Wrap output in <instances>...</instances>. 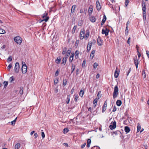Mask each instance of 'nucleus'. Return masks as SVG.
Returning a JSON list of instances; mask_svg holds the SVG:
<instances>
[{
	"label": "nucleus",
	"mask_w": 149,
	"mask_h": 149,
	"mask_svg": "<svg viewBox=\"0 0 149 149\" xmlns=\"http://www.w3.org/2000/svg\"><path fill=\"white\" fill-rule=\"evenodd\" d=\"M118 88L117 85L115 86L113 93V98L115 99L118 97Z\"/></svg>",
	"instance_id": "nucleus-1"
},
{
	"label": "nucleus",
	"mask_w": 149,
	"mask_h": 149,
	"mask_svg": "<svg viewBox=\"0 0 149 149\" xmlns=\"http://www.w3.org/2000/svg\"><path fill=\"white\" fill-rule=\"evenodd\" d=\"M142 8L143 11V19H144V17L146 18V3L144 1H142Z\"/></svg>",
	"instance_id": "nucleus-2"
},
{
	"label": "nucleus",
	"mask_w": 149,
	"mask_h": 149,
	"mask_svg": "<svg viewBox=\"0 0 149 149\" xmlns=\"http://www.w3.org/2000/svg\"><path fill=\"white\" fill-rule=\"evenodd\" d=\"M48 15V13H45L42 16V18L44 19L42 20H39V22L41 23V22L45 21V22H47L48 21L49 19V17H47Z\"/></svg>",
	"instance_id": "nucleus-3"
},
{
	"label": "nucleus",
	"mask_w": 149,
	"mask_h": 149,
	"mask_svg": "<svg viewBox=\"0 0 149 149\" xmlns=\"http://www.w3.org/2000/svg\"><path fill=\"white\" fill-rule=\"evenodd\" d=\"M14 40L17 44L20 45L22 42V38L19 36H16L14 38Z\"/></svg>",
	"instance_id": "nucleus-4"
},
{
	"label": "nucleus",
	"mask_w": 149,
	"mask_h": 149,
	"mask_svg": "<svg viewBox=\"0 0 149 149\" xmlns=\"http://www.w3.org/2000/svg\"><path fill=\"white\" fill-rule=\"evenodd\" d=\"M19 63L18 62L16 63L14 67V71L15 72L17 73L19 71Z\"/></svg>",
	"instance_id": "nucleus-5"
},
{
	"label": "nucleus",
	"mask_w": 149,
	"mask_h": 149,
	"mask_svg": "<svg viewBox=\"0 0 149 149\" xmlns=\"http://www.w3.org/2000/svg\"><path fill=\"white\" fill-rule=\"evenodd\" d=\"M85 31L84 30L83 31H81L80 32L79 35L80 38L81 40L83 39L84 38V35L85 34Z\"/></svg>",
	"instance_id": "nucleus-6"
},
{
	"label": "nucleus",
	"mask_w": 149,
	"mask_h": 149,
	"mask_svg": "<svg viewBox=\"0 0 149 149\" xmlns=\"http://www.w3.org/2000/svg\"><path fill=\"white\" fill-rule=\"evenodd\" d=\"M111 124L109 126V128L111 130H113L116 127V122L115 121H114L112 123H111Z\"/></svg>",
	"instance_id": "nucleus-7"
},
{
	"label": "nucleus",
	"mask_w": 149,
	"mask_h": 149,
	"mask_svg": "<svg viewBox=\"0 0 149 149\" xmlns=\"http://www.w3.org/2000/svg\"><path fill=\"white\" fill-rule=\"evenodd\" d=\"M22 72L23 74H25L27 72V66L26 65H22Z\"/></svg>",
	"instance_id": "nucleus-8"
},
{
	"label": "nucleus",
	"mask_w": 149,
	"mask_h": 149,
	"mask_svg": "<svg viewBox=\"0 0 149 149\" xmlns=\"http://www.w3.org/2000/svg\"><path fill=\"white\" fill-rule=\"evenodd\" d=\"M103 40L100 36H99L97 39V44L99 46H101L102 45Z\"/></svg>",
	"instance_id": "nucleus-9"
},
{
	"label": "nucleus",
	"mask_w": 149,
	"mask_h": 149,
	"mask_svg": "<svg viewBox=\"0 0 149 149\" xmlns=\"http://www.w3.org/2000/svg\"><path fill=\"white\" fill-rule=\"evenodd\" d=\"M134 63L136 66V69H137L138 67L139 62L138 60L137 59V57L136 56L135 57H134Z\"/></svg>",
	"instance_id": "nucleus-10"
},
{
	"label": "nucleus",
	"mask_w": 149,
	"mask_h": 149,
	"mask_svg": "<svg viewBox=\"0 0 149 149\" xmlns=\"http://www.w3.org/2000/svg\"><path fill=\"white\" fill-rule=\"evenodd\" d=\"M96 8L98 11L100 10L101 8V7L100 3L98 1H97L96 3Z\"/></svg>",
	"instance_id": "nucleus-11"
},
{
	"label": "nucleus",
	"mask_w": 149,
	"mask_h": 149,
	"mask_svg": "<svg viewBox=\"0 0 149 149\" xmlns=\"http://www.w3.org/2000/svg\"><path fill=\"white\" fill-rule=\"evenodd\" d=\"M92 42H89L87 47V51L89 52L91 49L92 46Z\"/></svg>",
	"instance_id": "nucleus-12"
},
{
	"label": "nucleus",
	"mask_w": 149,
	"mask_h": 149,
	"mask_svg": "<svg viewBox=\"0 0 149 149\" xmlns=\"http://www.w3.org/2000/svg\"><path fill=\"white\" fill-rule=\"evenodd\" d=\"M102 34H105V36H107L108 35L109 30L106 29V30L103 29L102 30Z\"/></svg>",
	"instance_id": "nucleus-13"
},
{
	"label": "nucleus",
	"mask_w": 149,
	"mask_h": 149,
	"mask_svg": "<svg viewBox=\"0 0 149 149\" xmlns=\"http://www.w3.org/2000/svg\"><path fill=\"white\" fill-rule=\"evenodd\" d=\"M107 19V17H106V15H104L103 17V18L102 20V22L101 23V25H103L104 24V22L106 21Z\"/></svg>",
	"instance_id": "nucleus-14"
},
{
	"label": "nucleus",
	"mask_w": 149,
	"mask_h": 149,
	"mask_svg": "<svg viewBox=\"0 0 149 149\" xmlns=\"http://www.w3.org/2000/svg\"><path fill=\"white\" fill-rule=\"evenodd\" d=\"M90 21L93 22H94L96 21V19L94 16H91L90 17Z\"/></svg>",
	"instance_id": "nucleus-15"
},
{
	"label": "nucleus",
	"mask_w": 149,
	"mask_h": 149,
	"mask_svg": "<svg viewBox=\"0 0 149 149\" xmlns=\"http://www.w3.org/2000/svg\"><path fill=\"white\" fill-rule=\"evenodd\" d=\"M74 54H72L70 56V58H69V62L70 63H72L73 59V57L74 56Z\"/></svg>",
	"instance_id": "nucleus-16"
},
{
	"label": "nucleus",
	"mask_w": 149,
	"mask_h": 149,
	"mask_svg": "<svg viewBox=\"0 0 149 149\" xmlns=\"http://www.w3.org/2000/svg\"><path fill=\"white\" fill-rule=\"evenodd\" d=\"M125 131L126 133H129L130 131V129L128 126H125Z\"/></svg>",
	"instance_id": "nucleus-17"
},
{
	"label": "nucleus",
	"mask_w": 149,
	"mask_h": 149,
	"mask_svg": "<svg viewBox=\"0 0 149 149\" xmlns=\"http://www.w3.org/2000/svg\"><path fill=\"white\" fill-rule=\"evenodd\" d=\"M89 34V32L88 30H86V33H85L84 35V38H87L88 37Z\"/></svg>",
	"instance_id": "nucleus-18"
},
{
	"label": "nucleus",
	"mask_w": 149,
	"mask_h": 149,
	"mask_svg": "<svg viewBox=\"0 0 149 149\" xmlns=\"http://www.w3.org/2000/svg\"><path fill=\"white\" fill-rule=\"evenodd\" d=\"M95 52V51L94 50H92L91 53L90 58L91 59H93L94 56V54Z\"/></svg>",
	"instance_id": "nucleus-19"
},
{
	"label": "nucleus",
	"mask_w": 149,
	"mask_h": 149,
	"mask_svg": "<svg viewBox=\"0 0 149 149\" xmlns=\"http://www.w3.org/2000/svg\"><path fill=\"white\" fill-rule=\"evenodd\" d=\"M76 7V5H74L72 6L71 9V13H73L74 12L75 9Z\"/></svg>",
	"instance_id": "nucleus-20"
},
{
	"label": "nucleus",
	"mask_w": 149,
	"mask_h": 149,
	"mask_svg": "<svg viewBox=\"0 0 149 149\" xmlns=\"http://www.w3.org/2000/svg\"><path fill=\"white\" fill-rule=\"evenodd\" d=\"M117 105L118 106H120L122 104V102L120 100H118L116 102Z\"/></svg>",
	"instance_id": "nucleus-21"
},
{
	"label": "nucleus",
	"mask_w": 149,
	"mask_h": 149,
	"mask_svg": "<svg viewBox=\"0 0 149 149\" xmlns=\"http://www.w3.org/2000/svg\"><path fill=\"white\" fill-rule=\"evenodd\" d=\"M20 147V144L19 143H18L16 144L15 147V149H19Z\"/></svg>",
	"instance_id": "nucleus-22"
},
{
	"label": "nucleus",
	"mask_w": 149,
	"mask_h": 149,
	"mask_svg": "<svg viewBox=\"0 0 149 149\" xmlns=\"http://www.w3.org/2000/svg\"><path fill=\"white\" fill-rule=\"evenodd\" d=\"M79 51L77 50L75 53V58L76 59H77L78 58Z\"/></svg>",
	"instance_id": "nucleus-23"
},
{
	"label": "nucleus",
	"mask_w": 149,
	"mask_h": 149,
	"mask_svg": "<svg viewBox=\"0 0 149 149\" xmlns=\"http://www.w3.org/2000/svg\"><path fill=\"white\" fill-rule=\"evenodd\" d=\"M119 74V73L116 70H115L114 72V77L116 78L118 77Z\"/></svg>",
	"instance_id": "nucleus-24"
},
{
	"label": "nucleus",
	"mask_w": 149,
	"mask_h": 149,
	"mask_svg": "<svg viewBox=\"0 0 149 149\" xmlns=\"http://www.w3.org/2000/svg\"><path fill=\"white\" fill-rule=\"evenodd\" d=\"M67 59L66 58L64 57L62 61V64H64V65H65L67 61Z\"/></svg>",
	"instance_id": "nucleus-25"
},
{
	"label": "nucleus",
	"mask_w": 149,
	"mask_h": 149,
	"mask_svg": "<svg viewBox=\"0 0 149 149\" xmlns=\"http://www.w3.org/2000/svg\"><path fill=\"white\" fill-rule=\"evenodd\" d=\"M75 65H74L73 64L72 65V66L71 68V73H72V72H74L75 69Z\"/></svg>",
	"instance_id": "nucleus-26"
},
{
	"label": "nucleus",
	"mask_w": 149,
	"mask_h": 149,
	"mask_svg": "<svg viewBox=\"0 0 149 149\" xmlns=\"http://www.w3.org/2000/svg\"><path fill=\"white\" fill-rule=\"evenodd\" d=\"M141 129V126L140 124L138 123L137 127V131L138 132L140 131Z\"/></svg>",
	"instance_id": "nucleus-27"
},
{
	"label": "nucleus",
	"mask_w": 149,
	"mask_h": 149,
	"mask_svg": "<svg viewBox=\"0 0 149 149\" xmlns=\"http://www.w3.org/2000/svg\"><path fill=\"white\" fill-rule=\"evenodd\" d=\"M69 129L67 128H64L63 130V132L64 134H65L67 133Z\"/></svg>",
	"instance_id": "nucleus-28"
},
{
	"label": "nucleus",
	"mask_w": 149,
	"mask_h": 149,
	"mask_svg": "<svg viewBox=\"0 0 149 149\" xmlns=\"http://www.w3.org/2000/svg\"><path fill=\"white\" fill-rule=\"evenodd\" d=\"M93 9L92 8L90 7L88 10V13L89 14H91L93 12Z\"/></svg>",
	"instance_id": "nucleus-29"
},
{
	"label": "nucleus",
	"mask_w": 149,
	"mask_h": 149,
	"mask_svg": "<svg viewBox=\"0 0 149 149\" xmlns=\"http://www.w3.org/2000/svg\"><path fill=\"white\" fill-rule=\"evenodd\" d=\"M3 84H4V88H5L8 85V82L7 81H4L3 82Z\"/></svg>",
	"instance_id": "nucleus-30"
},
{
	"label": "nucleus",
	"mask_w": 149,
	"mask_h": 149,
	"mask_svg": "<svg viewBox=\"0 0 149 149\" xmlns=\"http://www.w3.org/2000/svg\"><path fill=\"white\" fill-rule=\"evenodd\" d=\"M84 93V91L82 90H81L79 92V95L81 96V97H82Z\"/></svg>",
	"instance_id": "nucleus-31"
},
{
	"label": "nucleus",
	"mask_w": 149,
	"mask_h": 149,
	"mask_svg": "<svg viewBox=\"0 0 149 149\" xmlns=\"http://www.w3.org/2000/svg\"><path fill=\"white\" fill-rule=\"evenodd\" d=\"M6 33L5 31L2 29H0V34H4Z\"/></svg>",
	"instance_id": "nucleus-32"
},
{
	"label": "nucleus",
	"mask_w": 149,
	"mask_h": 149,
	"mask_svg": "<svg viewBox=\"0 0 149 149\" xmlns=\"http://www.w3.org/2000/svg\"><path fill=\"white\" fill-rule=\"evenodd\" d=\"M70 95H67V100L66 101V103L68 104L70 102Z\"/></svg>",
	"instance_id": "nucleus-33"
},
{
	"label": "nucleus",
	"mask_w": 149,
	"mask_h": 149,
	"mask_svg": "<svg viewBox=\"0 0 149 149\" xmlns=\"http://www.w3.org/2000/svg\"><path fill=\"white\" fill-rule=\"evenodd\" d=\"M77 26L76 25L74 26V27L72 29V33H75V30H76V29H77Z\"/></svg>",
	"instance_id": "nucleus-34"
},
{
	"label": "nucleus",
	"mask_w": 149,
	"mask_h": 149,
	"mask_svg": "<svg viewBox=\"0 0 149 149\" xmlns=\"http://www.w3.org/2000/svg\"><path fill=\"white\" fill-rule=\"evenodd\" d=\"M23 88L22 87H21L20 88V91H19V93L21 95H22L23 94Z\"/></svg>",
	"instance_id": "nucleus-35"
},
{
	"label": "nucleus",
	"mask_w": 149,
	"mask_h": 149,
	"mask_svg": "<svg viewBox=\"0 0 149 149\" xmlns=\"http://www.w3.org/2000/svg\"><path fill=\"white\" fill-rule=\"evenodd\" d=\"M12 59V57L11 56H10L7 59V61L8 62H9L11 61Z\"/></svg>",
	"instance_id": "nucleus-36"
},
{
	"label": "nucleus",
	"mask_w": 149,
	"mask_h": 149,
	"mask_svg": "<svg viewBox=\"0 0 149 149\" xmlns=\"http://www.w3.org/2000/svg\"><path fill=\"white\" fill-rule=\"evenodd\" d=\"M61 61V59H58V58L56 60L55 62L57 64H59L60 63Z\"/></svg>",
	"instance_id": "nucleus-37"
},
{
	"label": "nucleus",
	"mask_w": 149,
	"mask_h": 149,
	"mask_svg": "<svg viewBox=\"0 0 149 149\" xmlns=\"http://www.w3.org/2000/svg\"><path fill=\"white\" fill-rule=\"evenodd\" d=\"M17 119V117L14 120H13L11 122V123L12 125H15V122L16 121Z\"/></svg>",
	"instance_id": "nucleus-38"
},
{
	"label": "nucleus",
	"mask_w": 149,
	"mask_h": 149,
	"mask_svg": "<svg viewBox=\"0 0 149 149\" xmlns=\"http://www.w3.org/2000/svg\"><path fill=\"white\" fill-rule=\"evenodd\" d=\"M129 0H125V7H126L127 6L128 4L129 3Z\"/></svg>",
	"instance_id": "nucleus-39"
},
{
	"label": "nucleus",
	"mask_w": 149,
	"mask_h": 149,
	"mask_svg": "<svg viewBox=\"0 0 149 149\" xmlns=\"http://www.w3.org/2000/svg\"><path fill=\"white\" fill-rule=\"evenodd\" d=\"M142 75L144 78H145L146 77V74L144 70H143L142 71Z\"/></svg>",
	"instance_id": "nucleus-40"
},
{
	"label": "nucleus",
	"mask_w": 149,
	"mask_h": 149,
	"mask_svg": "<svg viewBox=\"0 0 149 149\" xmlns=\"http://www.w3.org/2000/svg\"><path fill=\"white\" fill-rule=\"evenodd\" d=\"M67 82V81L66 79H65L63 80V84L64 86H65L66 85Z\"/></svg>",
	"instance_id": "nucleus-41"
},
{
	"label": "nucleus",
	"mask_w": 149,
	"mask_h": 149,
	"mask_svg": "<svg viewBox=\"0 0 149 149\" xmlns=\"http://www.w3.org/2000/svg\"><path fill=\"white\" fill-rule=\"evenodd\" d=\"M107 107L105 106L104 107V105H103L102 107V112L103 113L106 110V107Z\"/></svg>",
	"instance_id": "nucleus-42"
},
{
	"label": "nucleus",
	"mask_w": 149,
	"mask_h": 149,
	"mask_svg": "<svg viewBox=\"0 0 149 149\" xmlns=\"http://www.w3.org/2000/svg\"><path fill=\"white\" fill-rule=\"evenodd\" d=\"M98 99L97 98H95L94 99L93 101V104H97V100Z\"/></svg>",
	"instance_id": "nucleus-43"
},
{
	"label": "nucleus",
	"mask_w": 149,
	"mask_h": 149,
	"mask_svg": "<svg viewBox=\"0 0 149 149\" xmlns=\"http://www.w3.org/2000/svg\"><path fill=\"white\" fill-rule=\"evenodd\" d=\"M97 66H98L97 63H96L95 62L94 63V64H93V68L94 69H95L97 68Z\"/></svg>",
	"instance_id": "nucleus-44"
},
{
	"label": "nucleus",
	"mask_w": 149,
	"mask_h": 149,
	"mask_svg": "<svg viewBox=\"0 0 149 149\" xmlns=\"http://www.w3.org/2000/svg\"><path fill=\"white\" fill-rule=\"evenodd\" d=\"M128 27L127 26L126 27V29H125V35H128Z\"/></svg>",
	"instance_id": "nucleus-45"
},
{
	"label": "nucleus",
	"mask_w": 149,
	"mask_h": 149,
	"mask_svg": "<svg viewBox=\"0 0 149 149\" xmlns=\"http://www.w3.org/2000/svg\"><path fill=\"white\" fill-rule=\"evenodd\" d=\"M59 71L58 70H57L56 71L55 74V76L57 77Z\"/></svg>",
	"instance_id": "nucleus-46"
},
{
	"label": "nucleus",
	"mask_w": 149,
	"mask_h": 149,
	"mask_svg": "<svg viewBox=\"0 0 149 149\" xmlns=\"http://www.w3.org/2000/svg\"><path fill=\"white\" fill-rule=\"evenodd\" d=\"M12 64H10L8 66L7 68L8 69L10 70L12 67Z\"/></svg>",
	"instance_id": "nucleus-47"
},
{
	"label": "nucleus",
	"mask_w": 149,
	"mask_h": 149,
	"mask_svg": "<svg viewBox=\"0 0 149 149\" xmlns=\"http://www.w3.org/2000/svg\"><path fill=\"white\" fill-rule=\"evenodd\" d=\"M9 80L11 82L14 80V79L13 77H10Z\"/></svg>",
	"instance_id": "nucleus-48"
},
{
	"label": "nucleus",
	"mask_w": 149,
	"mask_h": 149,
	"mask_svg": "<svg viewBox=\"0 0 149 149\" xmlns=\"http://www.w3.org/2000/svg\"><path fill=\"white\" fill-rule=\"evenodd\" d=\"M58 82V79L57 78H56V79L54 81V83L55 84H56Z\"/></svg>",
	"instance_id": "nucleus-49"
},
{
	"label": "nucleus",
	"mask_w": 149,
	"mask_h": 149,
	"mask_svg": "<svg viewBox=\"0 0 149 149\" xmlns=\"http://www.w3.org/2000/svg\"><path fill=\"white\" fill-rule=\"evenodd\" d=\"M78 98V97L77 95H76L74 97V100L75 102H77V99Z\"/></svg>",
	"instance_id": "nucleus-50"
},
{
	"label": "nucleus",
	"mask_w": 149,
	"mask_h": 149,
	"mask_svg": "<svg viewBox=\"0 0 149 149\" xmlns=\"http://www.w3.org/2000/svg\"><path fill=\"white\" fill-rule=\"evenodd\" d=\"M131 71V68H130L128 71L127 72V76H128L129 74V73Z\"/></svg>",
	"instance_id": "nucleus-51"
},
{
	"label": "nucleus",
	"mask_w": 149,
	"mask_h": 149,
	"mask_svg": "<svg viewBox=\"0 0 149 149\" xmlns=\"http://www.w3.org/2000/svg\"><path fill=\"white\" fill-rule=\"evenodd\" d=\"M41 136L42 138H44L45 137V133L43 132H42L41 133Z\"/></svg>",
	"instance_id": "nucleus-52"
},
{
	"label": "nucleus",
	"mask_w": 149,
	"mask_h": 149,
	"mask_svg": "<svg viewBox=\"0 0 149 149\" xmlns=\"http://www.w3.org/2000/svg\"><path fill=\"white\" fill-rule=\"evenodd\" d=\"M86 145V143H84V144L82 145L81 146V148H84L85 147V146Z\"/></svg>",
	"instance_id": "nucleus-53"
},
{
	"label": "nucleus",
	"mask_w": 149,
	"mask_h": 149,
	"mask_svg": "<svg viewBox=\"0 0 149 149\" xmlns=\"http://www.w3.org/2000/svg\"><path fill=\"white\" fill-rule=\"evenodd\" d=\"M130 39H131V38L130 37H129L128 38V39L127 40V42L128 44H130Z\"/></svg>",
	"instance_id": "nucleus-54"
},
{
	"label": "nucleus",
	"mask_w": 149,
	"mask_h": 149,
	"mask_svg": "<svg viewBox=\"0 0 149 149\" xmlns=\"http://www.w3.org/2000/svg\"><path fill=\"white\" fill-rule=\"evenodd\" d=\"M137 52H138V54H137L139 58H140V57H141V55L140 53H139V51L138 50L137 51Z\"/></svg>",
	"instance_id": "nucleus-55"
},
{
	"label": "nucleus",
	"mask_w": 149,
	"mask_h": 149,
	"mask_svg": "<svg viewBox=\"0 0 149 149\" xmlns=\"http://www.w3.org/2000/svg\"><path fill=\"white\" fill-rule=\"evenodd\" d=\"M91 143V140L90 139H88L87 141V143L90 144Z\"/></svg>",
	"instance_id": "nucleus-56"
},
{
	"label": "nucleus",
	"mask_w": 149,
	"mask_h": 149,
	"mask_svg": "<svg viewBox=\"0 0 149 149\" xmlns=\"http://www.w3.org/2000/svg\"><path fill=\"white\" fill-rule=\"evenodd\" d=\"M71 52V51L70 50L68 49L67 52H66V53L67 54H70V53Z\"/></svg>",
	"instance_id": "nucleus-57"
},
{
	"label": "nucleus",
	"mask_w": 149,
	"mask_h": 149,
	"mask_svg": "<svg viewBox=\"0 0 149 149\" xmlns=\"http://www.w3.org/2000/svg\"><path fill=\"white\" fill-rule=\"evenodd\" d=\"M116 110V107L114 106V107H113V110H112V111L113 112H115V111Z\"/></svg>",
	"instance_id": "nucleus-58"
},
{
	"label": "nucleus",
	"mask_w": 149,
	"mask_h": 149,
	"mask_svg": "<svg viewBox=\"0 0 149 149\" xmlns=\"http://www.w3.org/2000/svg\"><path fill=\"white\" fill-rule=\"evenodd\" d=\"M101 95L99 94V93H98L97 95V96L98 97V99H99L101 97Z\"/></svg>",
	"instance_id": "nucleus-59"
},
{
	"label": "nucleus",
	"mask_w": 149,
	"mask_h": 149,
	"mask_svg": "<svg viewBox=\"0 0 149 149\" xmlns=\"http://www.w3.org/2000/svg\"><path fill=\"white\" fill-rule=\"evenodd\" d=\"M70 54H67V53H66V54L65 55V58H67L68 56H70Z\"/></svg>",
	"instance_id": "nucleus-60"
},
{
	"label": "nucleus",
	"mask_w": 149,
	"mask_h": 149,
	"mask_svg": "<svg viewBox=\"0 0 149 149\" xmlns=\"http://www.w3.org/2000/svg\"><path fill=\"white\" fill-rule=\"evenodd\" d=\"M146 52L147 55L148 57V58L149 59V52L148 51H146Z\"/></svg>",
	"instance_id": "nucleus-61"
},
{
	"label": "nucleus",
	"mask_w": 149,
	"mask_h": 149,
	"mask_svg": "<svg viewBox=\"0 0 149 149\" xmlns=\"http://www.w3.org/2000/svg\"><path fill=\"white\" fill-rule=\"evenodd\" d=\"M79 69H77L76 70V74L77 75L78 74V73H79Z\"/></svg>",
	"instance_id": "nucleus-62"
},
{
	"label": "nucleus",
	"mask_w": 149,
	"mask_h": 149,
	"mask_svg": "<svg viewBox=\"0 0 149 149\" xmlns=\"http://www.w3.org/2000/svg\"><path fill=\"white\" fill-rule=\"evenodd\" d=\"M100 74H97V75H96V78H97V79H98L99 78V77H100Z\"/></svg>",
	"instance_id": "nucleus-63"
},
{
	"label": "nucleus",
	"mask_w": 149,
	"mask_h": 149,
	"mask_svg": "<svg viewBox=\"0 0 149 149\" xmlns=\"http://www.w3.org/2000/svg\"><path fill=\"white\" fill-rule=\"evenodd\" d=\"M66 53V50H63V52H62V54H65Z\"/></svg>",
	"instance_id": "nucleus-64"
}]
</instances>
